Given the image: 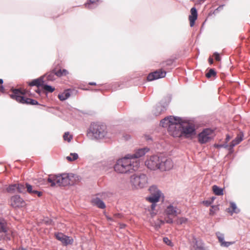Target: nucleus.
<instances>
[{
    "label": "nucleus",
    "instance_id": "obj_17",
    "mask_svg": "<svg viewBox=\"0 0 250 250\" xmlns=\"http://www.w3.org/2000/svg\"><path fill=\"white\" fill-rule=\"evenodd\" d=\"M215 234L221 247L228 248L234 243L233 242L225 241L224 240V234L223 233L218 231L216 232Z\"/></svg>",
    "mask_w": 250,
    "mask_h": 250
},
{
    "label": "nucleus",
    "instance_id": "obj_43",
    "mask_svg": "<svg viewBox=\"0 0 250 250\" xmlns=\"http://www.w3.org/2000/svg\"><path fill=\"white\" fill-rule=\"evenodd\" d=\"M171 216H168L167 218L166 219V222L168 224H172L173 223V220L172 218H171Z\"/></svg>",
    "mask_w": 250,
    "mask_h": 250
},
{
    "label": "nucleus",
    "instance_id": "obj_28",
    "mask_svg": "<svg viewBox=\"0 0 250 250\" xmlns=\"http://www.w3.org/2000/svg\"><path fill=\"white\" fill-rule=\"evenodd\" d=\"M92 203L100 208L104 209L105 208L104 202L99 198L94 199L92 201Z\"/></svg>",
    "mask_w": 250,
    "mask_h": 250
},
{
    "label": "nucleus",
    "instance_id": "obj_42",
    "mask_svg": "<svg viewBox=\"0 0 250 250\" xmlns=\"http://www.w3.org/2000/svg\"><path fill=\"white\" fill-rule=\"evenodd\" d=\"M213 55L215 57V59L216 61H220L221 58H220V55L218 53L215 52V53H214Z\"/></svg>",
    "mask_w": 250,
    "mask_h": 250
},
{
    "label": "nucleus",
    "instance_id": "obj_61",
    "mask_svg": "<svg viewBox=\"0 0 250 250\" xmlns=\"http://www.w3.org/2000/svg\"><path fill=\"white\" fill-rule=\"evenodd\" d=\"M215 199V197H212L211 198V200L210 201L211 202V203L213 202V201H214V200Z\"/></svg>",
    "mask_w": 250,
    "mask_h": 250
},
{
    "label": "nucleus",
    "instance_id": "obj_3",
    "mask_svg": "<svg viewBox=\"0 0 250 250\" xmlns=\"http://www.w3.org/2000/svg\"><path fill=\"white\" fill-rule=\"evenodd\" d=\"M130 183L133 188H145L147 184V177L145 174H135L130 177Z\"/></svg>",
    "mask_w": 250,
    "mask_h": 250
},
{
    "label": "nucleus",
    "instance_id": "obj_4",
    "mask_svg": "<svg viewBox=\"0 0 250 250\" xmlns=\"http://www.w3.org/2000/svg\"><path fill=\"white\" fill-rule=\"evenodd\" d=\"M13 93L10 95L12 99L16 100L17 102L21 104H26L31 105L39 104L38 101L28 98H25L23 96L20 95H23L24 93L20 89H13Z\"/></svg>",
    "mask_w": 250,
    "mask_h": 250
},
{
    "label": "nucleus",
    "instance_id": "obj_25",
    "mask_svg": "<svg viewBox=\"0 0 250 250\" xmlns=\"http://www.w3.org/2000/svg\"><path fill=\"white\" fill-rule=\"evenodd\" d=\"M71 91V90L70 89H67L64 90L63 92L59 94V99L62 101L67 99L70 96Z\"/></svg>",
    "mask_w": 250,
    "mask_h": 250
},
{
    "label": "nucleus",
    "instance_id": "obj_47",
    "mask_svg": "<svg viewBox=\"0 0 250 250\" xmlns=\"http://www.w3.org/2000/svg\"><path fill=\"white\" fill-rule=\"evenodd\" d=\"M224 5H220L216 9L215 11H220L223 9Z\"/></svg>",
    "mask_w": 250,
    "mask_h": 250
},
{
    "label": "nucleus",
    "instance_id": "obj_36",
    "mask_svg": "<svg viewBox=\"0 0 250 250\" xmlns=\"http://www.w3.org/2000/svg\"><path fill=\"white\" fill-rule=\"evenodd\" d=\"M63 139L65 141H67L68 142H70L71 139H72V136L70 135L68 132H65L63 136Z\"/></svg>",
    "mask_w": 250,
    "mask_h": 250
},
{
    "label": "nucleus",
    "instance_id": "obj_11",
    "mask_svg": "<svg viewBox=\"0 0 250 250\" xmlns=\"http://www.w3.org/2000/svg\"><path fill=\"white\" fill-rule=\"evenodd\" d=\"M11 206L15 208H20L25 206V201L20 195H16L13 196L10 200Z\"/></svg>",
    "mask_w": 250,
    "mask_h": 250
},
{
    "label": "nucleus",
    "instance_id": "obj_45",
    "mask_svg": "<svg viewBox=\"0 0 250 250\" xmlns=\"http://www.w3.org/2000/svg\"><path fill=\"white\" fill-rule=\"evenodd\" d=\"M203 203L207 206H209L212 203L209 200H207V201H205L203 202Z\"/></svg>",
    "mask_w": 250,
    "mask_h": 250
},
{
    "label": "nucleus",
    "instance_id": "obj_33",
    "mask_svg": "<svg viewBox=\"0 0 250 250\" xmlns=\"http://www.w3.org/2000/svg\"><path fill=\"white\" fill-rule=\"evenodd\" d=\"M17 184L10 185L6 188V191L9 193H14L17 190Z\"/></svg>",
    "mask_w": 250,
    "mask_h": 250
},
{
    "label": "nucleus",
    "instance_id": "obj_7",
    "mask_svg": "<svg viewBox=\"0 0 250 250\" xmlns=\"http://www.w3.org/2000/svg\"><path fill=\"white\" fill-rule=\"evenodd\" d=\"M150 195L146 198V200L152 204H156L159 200L161 191L156 186H152L149 188Z\"/></svg>",
    "mask_w": 250,
    "mask_h": 250
},
{
    "label": "nucleus",
    "instance_id": "obj_20",
    "mask_svg": "<svg viewBox=\"0 0 250 250\" xmlns=\"http://www.w3.org/2000/svg\"><path fill=\"white\" fill-rule=\"evenodd\" d=\"M166 110V107L162 105L161 103H159L156 105L152 112L155 116H158L163 113Z\"/></svg>",
    "mask_w": 250,
    "mask_h": 250
},
{
    "label": "nucleus",
    "instance_id": "obj_21",
    "mask_svg": "<svg viewBox=\"0 0 250 250\" xmlns=\"http://www.w3.org/2000/svg\"><path fill=\"white\" fill-rule=\"evenodd\" d=\"M44 76H41L38 79L32 80L29 83V85L31 86H36L38 87L40 86H42L44 83L43 80Z\"/></svg>",
    "mask_w": 250,
    "mask_h": 250
},
{
    "label": "nucleus",
    "instance_id": "obj_53",
    "mask_svg": "<svg viewBox=\"0 0 250 250\" xmlns=\"http://www.w3.org/2000/svg\"><path fill=\"white\" fill-rule=\"evenodd\" d=\"M230 139V137H229V135H227V137H226V141H229Z\"/></svg>",
    "mask_w": 250,
    "mask_h": 250
},
{
    "label": "nucleus",
    "instance_id": "obj_12",
    "mask_svg": "<svg viewBox=\"0 0 250 250\" xmlns=\"http://www.w3.org/2000/svg\"><path fill=\"white\" fill-rule=\"evenodd\" d=\"M56 238L61 241L64 246L72 244L73 243V239L70 237L63 234L61 232L55 233Z\"/></svg>",
    "mask_w": 250,
    "mask_h": 250
},
{
    "label": "nucleus",
    "instance_id": "obj_39",
    "mask_svg": "<svg viewBox=\"0 0 250 250\" xmlns=\"http://www.w3.org/2000/svg\"><path fill=\"white\" fill-rule=\"evenodd\" d=\"M26 188L27 189L26 191L30 194H32L33 191V189L32 188V186L29 184L26 183H25Z\"/></svg>",
    "mask_w": 250,
    "mask_h": 250
},
{
    "label": "nucleus",
    "instance_id": "obj_23",
    "mask_svg": "<svg viewBox=\"0 0 250 250\" xmlns=\"http://www.w3.org/2000/svg\"><path fill=\"white\" fill-rule=\"evenodd\" d=\"M47 181L50 183L51 186L53 187L55 186L56 184L58 185V182H59V175H49L47 178Z\"/></svg>",
    "mask_w": 250,
    "mask_h": 250
},
{
    "label": "nucleus",
    "instance_id": "obj_29",
    "mask_svg": "<svg viewBox=\"0 0 250 250\" xmlns=\"http://www.w3.org/2000/svg\"><path fill=\"white\" fill-rule=\"evenodd\" d=\"M100 0H88V1L85 4L86 8L89 9H93L97 7L98 5L97 2Z\"/></svg>",
    "mask_w": 250,
    "mask_h": 250
},
{
    "label": "nucleus",
    "instance_id": "obj_22",
    "mask_svg": "<svg viewBox=\"0 0 250 250\" xmlns=\"http://www.w3.org/2000/svg\"><path fill=\"white\" fill-rule=\"evenodd\" d=\"M194 248L195 250H206L204 247V244L201 240H197L194 239Z\"/></svg>",
    "mask_w": 250,
    "mask_h": 250
},
{
    "label": "nucleus",
    "instance_id": "obj_15",
    "mask_svg": "<svg viewBox=\"0 0 250 250\" xmlns=\"http://www.w3.org/2000/svg\"><path fill=\"white\" fill-rule=\"evenodd\" d=\"M149 150V148L147 147L139 148L137 149L133 154H129V156L132 159L137 160L136 158H139L145 155Z\"/></svg>",
    "mask_w": 250,
    "mask_h": 250
},
{
    "label": "nucleus",
    "instance_id": "obj_13",
    "mask_svg": "<svg viewBox=\"0 0 250 250\" xmlns=\"http://www.w3.org/2000/svg\"><path fill=\"white\" fill-rule=\"evenodd\" d=\"M166 71L160 69L152 72L147 76V79L148 81H152L160 78H164L166 75Z\"/></svg>",
    "mask_w": 250,
    "mask_h": 250
},
{
    "label": "nucleus",
    "instance_id": "obj_8",
    "mask_svg": "<svg viewBox=\"0 0 250 250\" xmlns=\"http://www.w3.org/2000/svg\"><path fill=\"white\" fill-rule=\"evenodd\" d=\"M161 157L157 155L151 156L145 162V165L151 170L159 169Z\"/></svg>",
    "mask_w": 250,
    "mask_h": 250
},
{
    "label": "nucleus",
    "instance_id": "obj_49",
    "mask_svg": "<svg viewBox=\"0 0 250 250\" xmlns=\"http://www.w3.org/2000/svg\"><path fill=\"white\" fill-rule=\"evenodd\" d=\"M208 62L210 64H212L213 63V60L212 58L209 57L208 58Z\"/></svg>",
    "mask_w": 250,
    "mask_h": 250
},
{
    "label": "nucleus",
    "instance_id": "obj_5",
    "mask_svg": "<svg viewBox=\"0 0 250 250\" xmlns=\"http://www.w3.org/2000/svg\"><path fill=\"white\" fill-rule=\"evenodd\" d=\"M176 121L170 124L168 127L169 134L174 137H182V123H183V118L176 117Z\"/></svg>",
    "mask_w": 250,
    "mask_h": 250
},
{
    "label": "nucleus",
    "instance_id": "obj_37",
    "mask_svg": "<svg viewBox=\"0 0 250 250\" xmlns=\"http://www.w3.org/2000/svg\"><path fill=\"white\" fill-rule=\"evenodd\" d=\"M216 73L214 69L211 68L209 70L208 72L206 74L207 78H210L211 76H215Z\"/></svg>",
    "mask_w": 250,
    "mask_h": 250
},
{
    "label": "nucleus",
    "instance_id": "obj_54",
    "mask_svg": "<svg viewBox=\"0 0 250 250\" xmlns=\"http://www.w3.org/2000/svg\"><path fill=\"white\" fill-rule=\"evenodd\" d=\"M155 206H156L155 204H152V203L151 208H152V209H153L155 208Z\"/></svg>",
    "mask_w": 250,
    "mask_h": 250
},
{
    "label": "nucleus",
    "instance_id": "obj_14",
    "mask_svg": "<svg viewBox=\"0 0 250 250\" xmlns=\"http://www.w3.org/2000/svg\"><path fill=\"white\" fill-rule=\"evenodd\" d=\"M165 212L167 216L176 217L180 214L181 210L177 206H174L173 204H170L167 207Z\"/></svg>",
    "mask_w": 250,
    "mask_h": 250
},
{
    "label": "nucleus",
    "instance_id": "obj_46",
    "mask_svg": "<svg viewBox=\"0 0 250 250\" xmlns=\"http://www.w3.org/2000/svg\"><path fill=\"white\" fill-rule=\"evenodd\" d=\"M145 138L146 140H147L148 141L152 140V138L149 135H145Z\"/></svg>",
    "mask_w": 250,
    "mask_h": 250
},
{
    "label": "nucleus",
    "instance_id": "obj_62",
    "mask_svg": "<svg viewBox=\"0 0 250 250\" xmlns=\"http://www.w3.org/2000/svg\"><path fill=\"white\" fill-rule=\"evenodd\" d=\"M115 216H118H118H121V215H120V214H115Z\"/></svg>",
    "mask_w": 250,
    "mask_h": 250
},
{
    "label": "nucleus",
    "instance_id": "obj_48",
    "mask_svg": "<svg viewBox=\"0 0 250 250\" xmlns=\"http://www.w3.org/2000/svg\"><path fill=\"white\" fill-rule=\"evenodd\" d=\"M62 70V73L63 74V75L65 76L68 73V71L66 69H63V70Z\"/></svg>",
    "mask_w": 250,
    "mask_h": 250
},
{
    "label": "nucleus",
    "instance_id": "obj_58",
    "mask_svg": "<svg viewBox=\"0 0 250 250\" xmlns=\"http://www.w3.org/2000/svg\"><path fill=\"white\" fill-rule=\"evenodd\" d=\"M89 85H96V83H94V82H90V83H89Z\"/></svg>",
    "mask_w": 250,
    "mask_h": 250
},
{
    "label": "nucleus",
    "instance_id": "obj_57",
    "mask_svg": "<svg viewBox=\"0 0 250 250\" xmlns=\"http://www.w3.org/2000/svg\"><path fill=\"white\" fill-rule=\"evenodd\" d=\"M38 191L37 190H34L32 192V194H36L38 193Z\"/></svg>",
    "mask_w": 250,
    "mask_h": 250
},
{
    "label": "nucleus",
    "instance_id": "obj_16",
    "mask_svg": "<svg viewBox=\"0 0 250 250\" xmlns=\"http://www.w3.org/2000/svg\"><path fill=\"white\" fill-rule=\"evenodd\" d=\"M73 177L72 175L63 174L62 175H59V182H58V185L60 186H66L70 184V177Z\"/></svg>",
    "mask_w": 250,
    "mask_h": 250
},
{
    "label": "nucleus",
    "instance_id": "obj_32",
    "mask_svg": "<svg viewBox=\"0 0 250 250\" xmlns=\"http://www.w3.org/2000/svg\"><path fill=\"white\" fill-rule=\"evenodd\" d=\"M26 186L25 184H17V191L21 193H25L26 192Z\"/></svg>",
    "mask_w": 250,
    "mask_h": 250
},
{
    "label": "nucleus",
    "instance_id": "obj_9",
    "mask_svg": "<svg viewBox=\"0 0 250 250\" xmlns=\"http://www.w3.org/2000/svg\"><path fill=\"white\" fill-rule=\"evenodd\" d=\"M212 131L209 128L204 129L198 134V141L201 144H206L212 139Z\"/></svg>",
    "mask_w": 250,
    "mask_h": 250
},
{
    "label": "nucleus",
    "instance_id": "obj_40",
    "mask_svg": "<svg viewBox=\"0 0 250 250\" xmlns=\"http://www.w3.org/2000/svg\"><path fill=\"white\" fill-rule=\"evenodd\" d=\"M55 69V73L56 77H61L63 76V74L62 73V69H60L58 70H57L56 69Z\"/></svg>",
    "mask_w": 250,
    "mask_h": 250
},
{
    "label": "nucleus",
    "instance_id": "obj_18",
    "mask_svg": "<svg viewBox=\"0 0 250 250\" xmlns=\"http://www.w3.org/2000/svg\"><path fill=\"white\" fill-rule=\"evenodd\" d=\"M176 116H170L162 119L160 123L161 126L164 127H168L170 124H171L173 122L176 121Z\"/></svg>",
    "mask_w": 250,
    "mask_h": 250
},
{
    "label": "nucleus",
    "instance_id": "obj_52",
    "mask_svg": "<svg viewBox=\"0 0 250 250\" xmlns=\"http://www.w3.org/2000/svg\"><path fill=\"white\" fill-rule=\"evenodd\" d=\"M37 195L38 197H41L42 195V192H41V191H39L38 192V193H37Z\"/></svg>",
    "mask_w": 250,
    "mask_h": 250
},
{
    "label": "nucleus",
    "instance_id": "obj_26",
    "mask_svg": "<svg viewBox=\"0 0 250 250\" xmlns=\"http://www.w3.org/2000/svg\"><path fill=\"white\" fill-rule=\"evenodd\" d=\"M243 134H240L237 135V136L235 138V139L232 140L230 143L229 145L230 149H232L234 146L239 144L243 140Z\"/></svg>",
    "mask_w": 250,
    "mask_h": 250
},
{
    "label": "nucleus",
    "instance_id": "obj_56",
    "mask_svg": "<svg viewBox=\"0 0 250 250\" xmlns=\"http://www.w3.org/2000/svg\"><path fill=\"white\" fill-rule=\"evenodd\" d=\"M205 0H199L198 1L200 4H201L203 3Z\"/></svg>",
    "mask_w": 250,
    "mask_h": 250
},
{
    "label": "nucleus",
    "instance_id": "obj_34",
    "mask_svg": "<svg viewBox=\"0 0 250 250\" xmlns=\"http://www.w3.org/2000/svg\"><path fill=\"white\" fill-rule=\"evenodd\" d=\"M78 158V155L76 153H71L70 155L66 157V159L70 162L77 160Z\"/></svg>",
    "mask_w": 250,
    "mask_h": 250
},
{
    "label": "nucleus",
    "instance_id": "obj_27",
    "mask_svg": "<svg viewBox=\"0 0 250 250\" xmlns=\"http://www.w3.org/2000/svg\"><path fill=\"white\" fill-rule=\"evenodd\" d=\"M7 222L4 219L0 218V233L3 232L5 235L7 232Z\"/></svg>",
    "mask_w": 250,
    "mask_h": 250
},
{
    "label": "nucleus",
    "instance_id": "obj_24",
    "mask_svg": "<svg viewBox=\"0 0 250 250\" xmlns=\"http://www.w3.org/2000/svg\"><path fill=\"white\" fill-rule=\"evenodd\" d=\"M228 209V212L231 215H232L234 213L238 214L240 211V209L237 208L236 204L233 202H230V208H229Z\"/></svg>",
    "mask_w": 250,
    "mask_h": 250
},
{
    "label": "nucleus",
    "instance_id": "obj_55",
    "mask_svg": "<svg viewBox=\"0 0 250 250\" xmlns=\"http://www.w3.org/2000/svg\"><path fill=\"white\" fill-rule=\"evenodd\" d=\"M106 218L108 220H109V221H113V219H112L111 217H109V216H106Z\"/></svg>",
    "mask_w": 250,
    "mask_h": 250
},
{
    "label": "nucleus",
    "instance_id": "obj_60",
    "mask_svg": "<svg viewBox=\"0 0 250 250\" xmlns=\"http://www.w3.org/2000/svg\"><path fill=\"white\" fill-rule=\"evenodd\" d=\"M36 91V92H37V93H38V94H40V93H41V90H40V89H38V90H37Z\"/></svg>",
    "mask_w": 250,
    "mask_h": 250
},
{
    "label": "nucleus",
    "instance_id": "obj_31",
    "mask_svg": "<svg viewBox=\"0 0 250 250\" xmlns=\"http://www.w3.org/2000/svg\"><path fill=\"white\" fill-rule=\"evenodd\" d=\"M212 190L214 194L216 195L220 196L223 194V188L218 187L216 185H214L212 186Z\"/></svg>",
    "mask_w": 250,
    "mask_h": 250
},
{
    "label": "nucleus",
    "instance_id": "obj_10",
    "mask_svg": "<svg viewBox=\"0 0 250 250\" xmlns=\"http://www.w3.org/2000/svg\"><path fill=\"white\" fill-rule=\"evenodd\" d=\"M173 167V164L170 159L161 157L159 169L161 171H167L171 169Z\"/></svg>",
    "mask_w": 250,
    "mask_h": 250
},
{
    "label": "nucleus",
    "instance_id": "obj_59",
    "mask_svg": "<svg viewBox=\"0 0 250 250\" xmlns=\"http://www.w3.org/2000/svg\"><path fill=\"white\" fill-rule=\"evenodd\" d=\"M3 83V81L2 79H0V84H2Z\"/></svg>",
    "mask_w": 250,
    "mask_h": 250
},
{
    "label": "nucleus",
    "instance_id": "obj_38",
    "mask_svg": "<svg viewBox=\"0 0 250 250\" xmlns=\"http://www.w3.org/2000/svg\"><path fill=\"white\" fill-rule=\"evenodd\" d=\"M188 221V219L185 217H180L177 219V224L179 225H182L186 223Z\"/></svg>",
    "mask_w": 250,
    "mask_h": 250
},
{
    "label": "nucleus",
    "instance_id": "obj_63",
    "mask_svg": "<svg viewBox=\"0 0 250 250\" xmlns=\"http://www.w3.org/2000/svg\"><path fill=\"white\" fill-rule=\"evenodd\" d=\"M212 212H213L212 209H210V214H211Z\"/></svg>",
    "mask_w": 250,
    "mask_h": 250
},
{
    "label": "nucleus",
    "instance_id": "obj_35",
    "mask_svg": "<svg viewBox=\"0 0 250 250\" xmlns=\"http://www.w3.org/2000/svg\"><path fill=\"white\" fill-rule=\"evenodd\" d=\"M42 87L43 89L45 91L50 93L53 92L55 90L54 87H53L52 86L49 85L44 84V83L42 85Z\"/></svg>",
    "mask_w": 250,
    "mask_h": 250
},
{
    "label": "nucleus",
    "instance_id": "obj_44",
    "mask_svg": "<svg viewBox=\"0 0 250 250\" xmlns=\"http://www.w3.org/2000/svg\"><path fill=\"white\" fill-rule=\"evenodd\" d=\"M214 146L216 148H221V147L226 148L228 147V145L227 144H223V145L215 144Z\"/></svg>",
    "mask_w": 250,
    "mask_h": 250
},
{
    "label": "nucleus",
    "instance_id": "obj_30",
    "mask_svg": "<svg viewBox=\"0 0 250 250\" xmlns=\"http://www.w3.org/2000/svg\"><path fill=\"white\" fill-rule=\"evenodd\" d=\"M44 77H46L48 81H53L56 80V76L55 73V69H53L50 72L46 73Z\"/></svg>",
    "mask_w": 250,
    "mask_h": 250
},
{
    "label": "nucleus",
    "instance_id": "obj_19",
    "mask_svg": "<svg viewBox=\"0 0 250 250\" xmlns=\"http://www.w3.org/2000/svg\"><path fill=\"white\" fill-rule=\"evenodd\" d=\"M191 15L189 16L190 21V26L192 27L195 23V21L197 18V11L195 7L191 8L190 10Z\"/></svg>",
    "mask_w": 250,
    "mask_h": 250
},
{
    "label": "nucleus",
    "instance_id": "obj_2",
    "mask_svg": "<svg viewBox=\"0 0 250 250\" xmlns=\"http://www.w3.org/2000/svg\"><path fill=\"white\" fill-rule=\"evenodd\" d=\"M89 130V133H91L94 138L96 139H103L107 134L106 126L100 123L91 124Z\"/></svg>",
    "mask_w": 250,
    "mask_h": 250
},
{
    "label": "nucleus",
    "instance_id": "obj_6",
    "mask_svg": "<svg viewBox=\"0 0 250 250\" xmlns=\"http://www.w3.org/2000/svg\"><path fill=\"white\" fill-rule=\"evenodd\" d=\"M195 134L196 129L194 125L183 118V123H182V137L188 138Z\"/></svg>",
    "mask_w": 250,
    "mask_h": 250
},
{
    "label": "nucleus",
    "instance_id": "obj_51",
    "mask_svg": "<svg viewBox=\"0 0 250 250\" xmlns=\"http://www.w3.org/2000/svg\"><path fill=\"white\" fill-rule=\"evenodd\" d=\"M14 250H26V249L23 247H20L19 248L15 249Z\"/></svg>",
    "mask_w": 250,
    "mask_h": 250
},
{
    "label": "nucleus",
    "instance_id": "obj_1",
    "mask_svg": "<svg viewBox=\"0 0 250 250\" xmlns=\"http://www.w3.org/2000/svg\"><path fill=\"white\" fill-rule=\"evenodd\" d=\"M139 165V160L132 159L127 154L117 161L114 168L115 171L119 173H129L137 170Z\"/></svg>",
    "mask_w": 250,
    "mask_h": 250
},
{
    "label": "nucleus",
    "instance_id": "obj_50",
    "mask_svg": "<svg viewBox=\"0 0 250 250\" xmlns=\"http://www.w3.org/2000/svg\"><path fill=\"white\" fill-rule=\"evenodd\" d=\"M4 86L2 85H0V91L1 92H4Z\"/></svg>",
    "mask_w": 250,
    "mask_h": 250
},
{
    "label": "nucleus",
    "instance_id": "obj_41",
    "mask_svg": "<svg viewBox=\"0 0 250 250\" xmlns=\"http://www.w3.org/2000/svg\"><path fill=\"white\" fill-rule=\"evenodd\" d=\"M163 241L168 246H171L172 244L171 241L167 237H164Z\"/></svg>",
    "mask_w": 250,
    "mask_h": 250
}]
</instances>
